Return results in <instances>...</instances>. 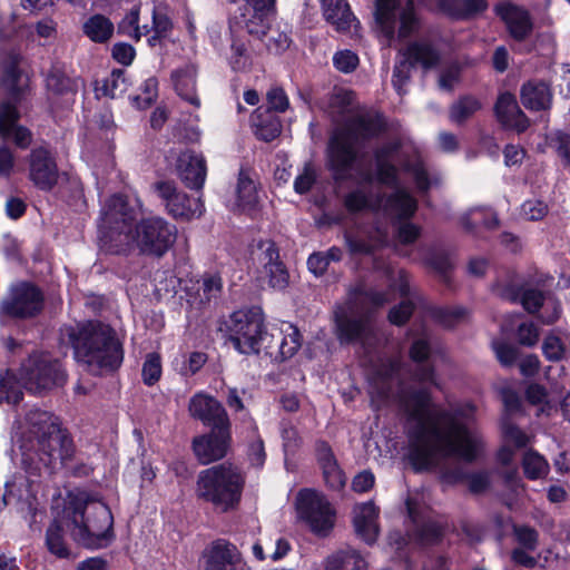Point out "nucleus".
<instances>
[{"label":"nucleus","mask_w":570,"mask_h":570,"mask_svg":"<svg viewBox=\"0 0 570 570\" xmlns=\"http://www.w3.org/2000/svg\"><path fill=\"white\" fill-rule=\"evenodd\" d=\"M375 30L387 45L397 38L406 39L420 28V19L412 0H376Z\"/></svg>","instance_id":"f8f14e48"},{"label":"nucleus","mask_w":570,"mask_h":570,"mask_svg":"<svg viewBox=\"0 0 570 570\" xmlns=\"http://www.w3.org/2000/svg\"><path fill=\"white\" fill-rule=\"evenodd\" d=\"M404 169L412 174L416 188L420 193L428 191L433 185L439 181L438 176L430 177L421 160H416L414 164H406Z\"/></svg>","instance_id":"a18cd8bd"},{"label":"nucleus","mask_w":570,"mask_h":570,"mask_svg":"<svg viewBox=\"0 0 570 570\" xmlns=\"http://www.w3.org/2000/svg\"><path fill=\"white\" fill-rule=\"evenodd\" d=\"M230 442V425L212 428L207 435L195 438L193 449L196 458L203 464L223 459L228 451Z\"/></svg>","instance_id":"6ab92c4d"},{"label":"nucleus","mask_w":570,"mask_h":570,"mask_svg":"<svg viewBox=\"0 0 570 570\" xmlns=\"http://www.w3.org/2000/svg\"><path fill=\"white\" fill-rule=\"evenodd\" d=\"M27 432L21 440L22 463L30 474L49 473L68 466L76 454L73 441L59 420L49 412L32 410L26 416Z\"/></svg>","instance_id":"7ed1b4c3"},{"label":"nucleus","mask_w":570,"mask_h":570,"mask_svg":"<svg viewBox=\"0 0 570 570\" xmlns=\"http://www.w3.org/2000/svg\"><path fill=\"white\" fill-rule=\"evenodd\" d=\"M237 202L238 206L243 209H250L257 203V191L254 181L240 173L237 183Z\"/></svg>","instance_id":"c03bdc74"},{"label":"nucleus","mask_w":570,"mask_h":570,"mask_svg":"<svg viewBox=\"0 0 570 570\" xmlns=\"http://www.w3.org/2000/svg\"><path fill=\"white\" fill-rule=\"evenodd\" d=\"M128 88L125 72L122 70H114L106 77L101 85L96 87L97 96L117 98L126 92Z\"/></svg>","instance_id":"ea45409f"},{"label":"nucleus","mask_w":570,"mask_h":570,"mask_svg":"<svg viewBox=\"0 0 570 570\" xmlns=\"http://www.w3.org/2000/svg\"><path fill=\"white\" fill-rule=\"evenodd\" d=\"M403 368L399 360L382 362L372 376L373 389L383 397H389L394 383H400Z\"/></svg>","instance_id":"72a5a7b5"},{"label":"nucleus","mask_w":570,"mask_h":570,"mask_svg":"<svg viewBox=\"0 0 570 570\" xmlns=\"http://www.w3.org/2000/svg\"><path fill=\"white\" fill-rule=\"evenodd\" d=\"M244 478L239 470L230 464H218L199 472L196 484L198 498L212 503L216 509L227 512L240 501Z\"/></svg>","instance_id":"9d476101"},{"label":"nucleus","mask_w":570,"mask_h":570,"mask_svg":"<svg viewBox=\"0 0 570 570\" xmlns=\"http://www.w3.org/2000/svg\"><path fill=\"white\" fill-rule=\"evenodd\" d=\"M246 3L232 16V31L245 27L250 36L261 38L268 29V16L274 9L275 0H245Z\"/></svg>","instance_id":"f3484780"},{"label":"nucleus","mask_w":570,"mask_h":570,"mask_svg":"<svg viewBox=\"0 0 570 570\" xmlns=\"http://www.w3.org/2000/svg\"><path fill=\"white\" fill-rule=\"evenodd\" d=\"M539 330L533 323L519 324L517 338L521 345L534 346L539 341Z\"/></svg>","instance_id":"13d9d810"},{"label":"nucleus","mask_w":570,"mask_h":570,"mask_svg":"<svg viewBox=\"0 0 570 570\" xmlns=\"http://www.w3.org/2000/svg\"><path fill=\"white\" fill-rule=\"evenodd\" d=\"M46 86L50 98H63L69 104L73 101L82 81L80 78L70 77L62 66L55 65L46 78Z\"/></svg>","instance_id":"a878e982"},{"label":"nucleus","mask_w":570,"mask_h":570,"mask_svg":"<svg viewBox=\"0 0 570 570\" xmlns=\"http://www.w3.org/2000/svg\"><path fill=\"white\" fill-rule=\"evenodd\" d=\"M177 95L194 107L200 106L196 91V68L191 65L177 69L171 75Z\"/></svg>","instance_id":"f704fd0d"},{"label":"nucleus","mask_w":570,"mask_h":570,"mask_svg":"<svg viewBox=\"0 0 570 570\" xmlns=\"http://www.w3.org/2000/svg\"><path fill=\"white\" fill-rule=\"evenodd\" d=\"M345 206L350 212L362 209L379 210L393 218H410L417 209L416 199L404 188L396 187L387 198L380 195H368L363 189H356L345 197Z\"/></svg>","instance_id":"4468645a"},{"label":"nucleus","mask_w":570,"mask_h":570,"mask_svg":"<svg viewBox=\"0 0 570 570\" xmlns=\"http://www.w3.org/2000/svg\"><path fill=\"white\" fill-rule=\"evenodd\" d=\"M179 177L189 188L200 189L206 178V163L202 155L183 151L177 160Z\"/></svg>","instance_id":"bb28decb"},{"label":"nucleus","mask_w":570,"mask_h":570,"mask_svg":"<svg viewBox=\"0 0 570 570\" xmlns=\"http://www.w3.org/2000/svg\"><path fill=\"white\" fill-rule=\"evenodd\" d=\"M161 373L163 366L160 355L155 352L147 354L141 370L142 382L146 385L151 386L159 381Z\"/></svg>","instance_id":"de8ad7c7"},{"label":"nucleus","mask_w":570,"mask_h":570,"mask_svg":"<svg viewBox=\"0 0 570 570\" xmlns=\"http://www.w3.org/2000/svg\"><path fill=\"white\" fill-rule=\"evenodd\" d=\"M153 26L150 32L154 35L148 39L150 46L163 38H166L173 28V22L166 11L160 7H155L151 12Z\"/></svg>","instance_id":"79ce46f5"},{"label":"nucleus","mask_w":570,"mask_h":570,"mask_svg":"<svg viewBox=\"0 0 570 570\" xmlns=\"http://www.w3.org/2000/svg\"><path fill=\"white\" fill-rule=\"evenodd\" d=\"M227 327L230 342L242 354L258 353L268 338L263 313L257 307L234 312Z\"/></svg>","instance_id":"ddd939ff"},{"label":"nucleus","mask_w":570,"mask_h":570,"mask_svg":"<svg viewBox=\"0 0 570 570\" xmlns=\"http://www.w3.org/2000/svg\"><path fill=\"white\" fill-rule=\"evenodd\" d=\"M66 382L67 373L59 360L46 352H33L21 363L19 380L9 371L0 377V403H19L22 386L33 394H42Z\"/></svg>","instance_id":"423d86ee"},{"label":"nucleus","mask_w":570,"mask_h":570,"mask_svg":"<svg viewBox=\"0 0 570 570\" xmlns=\"http://www.w3.org/2000/svg\"><path fill=\"white\" fill-rule=\"evenodd\" d=\"M202 288L206 299L217 297L223 289V281L218 274H205L202 278Z\"/></svg>","instance_id":"e2e57ef3"},{"label":"nucleus","mask_w":570,"mask_h":570,"mask_svg":"<svg viewBox=\"0 0 570 570\" xmlns=\"http://www.w3.org/2000/svg\"><path fill=\"white\" fill-rule=\"evenodd\" d=\"M316 179V171L311 165H305L303 171L295 178L294 189L304 194L311 189Z\"/></svg>","instance_id":"0e129e2a"},{"label":"nucleus","mask_w":570,"mask_h":570,"mask_svg":"<svg viewBox=\"0 0 570 570\" xmlns=\"http://www.w3.org/2000/svg\"><path fill=\"white\" fill-rule=\"evenodd\" d=\"M19 60L18 55H11L3 65L0 83V136L12 137L19 147L26 148L31 142V134L27 128L17 125L19 114L11 101L28 85V77L19 69Z\"/></svg>","instance_id":"1a4fd4ad"},{"label":"nucleus","mask_w":570,"mask_h":570,"mask_svg":"<svg viewBox=\"0 0 570 570\" xmlns=\"http://www.w3.org/2000/svg\"><path fill=\"white\" fill-rule=\"evenodd\" d=\"M261 250L259 259L264 266V273L268 284L275 289H284L288 285V272L279 261L278 250L275 244L269 240H262L258 245Z\"/></svg>","instance_id":"5701e85b"},{"label":"nucleus","mask_w":570,"mask_h":570,"mask_svg":"<svg viewBox=\"0 0 570 570\" xmlns=\"http://www.w3.org/2000/svg\"><path fill=\"white\" fill-rule=\"evenodd\" d=\"M413 304L405 299L394 306L389 313V320L394 325H403L413 313Z\"/></svg>","instance_id":"69168bd1"},{"label":"nucleus","mask_w":570,"mask_h":570,"mask_svg":"<svg viewBox=\"0 0 570 570\" xmlns=\"http://www.w3.org/2000/svg\"><path fill=\"white\" fill-rule=\"evenodd\" d=\"M188 411L190 416L212 428L230 425L222 403L204 392H198L191 396Z\"/></svg>","instance_id":"412c9836"},{"label":"nucleus","mask_w":570,"mask_h":570,"mask_svg":"<svg viewBox=\"0 0 570 570\" xmlns=\"http://www.w3.org/2000/svg\"><path fill=\"white\" fill-rule=\"evenodd\" d=\"M139 8L132 7L118 23V32L139 41L142 36L150 33L147 24L139 26Z\"/></svg>","instance_id":"a19ab883"},{"label":"nucleus","mask_w":570,"mask_h":570,"mask_svg":"<svg viewBox=\"0 0 570 570\" xmlns=\"http://www.w3.org/2000/svg\"><path fill=\"white\" fill-rule=\"evenodd\" d=\"M481 109V102L472 97L464 96L452 104L449 111V118L456 125H462Z\"/></svg>","instance_id":"58836bf2"},{"label":"nucleus","mask_w":570,"mask_h":570,"mask_svg":"<svg viewBox=\"0 0 570 570\" xmlns=\"http://www.w3.org/2000/svg\"><path fill=\"white\" fill-rule=\"evenodd\" d=\"M498 120L508 128L524 131L529 127V120L520 109L515 97L510 92L499 96L495 107Z\"/></svg>","instance_id":"cd10ccee"},{"label":"nucleus","mask_w":570,"mask_h":570,"mask_svg":"<svg viewBox=\"0 0 570 570\" xmlns=\"http://www.w3.org/2000/svg\"><path fill=\"white\" fill-rule=\"evenodd\" d=\"M112 525L111 511L101 500L86 492L69 493L47 529L46 544L59 558L70 554L66 535L88 549L106 548L115 538Z\"/></svg>","instance_id":"f03ea898"},{"label":"nucleus","mask_w":570,"mask_h":570,"mask_svg":"<svg viewBox=\"0 0 570 570\" xmlns=\"http://www.w3.org/2000/svg\"><path fill=\"white\" fill-rule=\"evenodd\" d=\"M199 570H242L240 554L234 544L217 540L204 550Z\"/></svg>","instance_id":"aec40b11"},{"label":"nucleus","mask_w":570,"mask_h":570,"mask_svg":"<svg viewBox=\"0 0 570 570\" xmlns=\"http://www.w3.org/2000/svg\"><path fill=\"white\" fill-rule=\"evenodd\" d=\"M296 510L298 518L318 535H326L334 527L333 508L326 498L315 490L304 489L298 492Z\"/></svg>","instance_id":"2eb2a0df"},{"label":"nucleus","mask_w":570,"mask_h":570,"mask_svg":"<svg viewBox=\"0 0 570 570\" xmlns=\"http://www.w3.org/2000/svg\"><path fill=\"white\" fill-rule=\"evenodd\" d=\"M470 218L472 220V226L482 225L487 228H494L499 223L497 215L492 210L483 208L471 209L463 219L465 220Z\"/></svg>","instance_id":"864d4df0"},{"label":"nucleus","mask_w":570,"mask_h":570,"mask_svg":"<svg viewBox=\"0 0 570 570\" xmlns=\"http://www.w3.org/2000/svg\"><path fill=\"white\" fill-rule=\"evenodd\" d=\"M43 307V295L30 283H19L11 287L7 298L0 305L3 314L28 318L38 315Z\"/></svg>","instance_id":"dca6fc26"},{"label":"nucleus","mask_w":570,"mask_h":570,"mask_svg":"<svg viewBox=\"0 0 570 570\" xmlns=\"http://www.w3.org/2000/svg\"><path fill=\"white\" fill-rule=\"evenodd\" d=\"M82 30L91 41L102 43L111 38L114 23L102 14H94L85 21Z\"/></svg>","instance_id":"4c0bfd02"},{"label":"nucleus","mask_w":570,"mask_h":570,"mask_svg":"<svg viewBox=\"0 0 570 570\" xmlns=\"http://www.w3.org/2000/svg\"><path fill=\"white\" fill-rule=\"evenodd\" d=\"M301 344V334L297 327L291 323H285L276 335L271 334L264 350L271 356L284 361L292 357L298 351Z\"/></svg>","instance_id":"b1692460"},{"label":"nucleus","mask_w":570,"mask_h":570,"mask_svg":"<svg viewBox=\"0 0 570 570\" xmlns=\"http://www.w3.org/2000/svg\"><path fill=\"white\" fill-rule=\"evenodd\" d=\"M61 340L73 348L78 362L97 373L116 370L124 360V352L115 331L99 322H88L77 327H65Z\"/></svg>","instance_id":"20e7f679"},{"label":"nucleus","mask_w":570,"mask_h":570,"mask_svg":"<svg viewBox=\"0 0 570 570\" xmlns=\"http://www.w3.org/2000/svg\"><path fill=\"white\" fill-rule=\"evenodd\" d=\"M156 190L165 202L168 214L175 218L189 220L200 217L204 213L200 198H189L186 194L177 191L173 183H157Z\"/></svg>","instance_id":"a211bd4d"},{"label":"nucleus","mask_w":570,"mask_h":570,"mask_svg":"<svg viewBox=\"0 0 570 570\" xmlns=\"http://www.w3.org/2000/svg\"><path fill=\"white\" fill-rule=\"evenodd\" d=\"M207 362V355L202 352H193L185 360L179 373L184 376L196 374Z\"/></svg>","instance_id":"052dcab7"},{"label":"nucleus","mask_w":570,"mask_h":570,"mask_svg":"<svg viewBox=\"0 0 570 570\" xmlns=\"http://www.w3.org/2000/svg\"><path fill=\"white\" fill-rule=\"evenodd\" d=\"M389 294L375 291L352 293L344 305L334 312L335 333L342 344H358L365 353L379 342V328L371 314V307L389 302Z\"/></svg>","instance_id":"39448f33"},{"label":"nucleus","mask_w":570,"mask_h":570,"mask_svg":"<svg viewBox=\"0 0 570 570\" xmlns=\"http://www.w3.org/2000/svg\"><path fill=\"white\" fill-rule=\"evenodd\" d=\"M229 30H232V19L229 20ZM243 31H246L245 27H238L235 32L230 31L232 45L228 60L235 71H246L252 66V55L242 35Z\"/></svg>","instance_id":"c9c22d12"},{"label":"nucleus","mask_w":570,"mask_h":570,"mask_svg":"<svg viewBox=\"0 0 570 570\" xmlns=\"http://www.w3.org/2000/svg\"><path fill=\"white\" fill-rule=\"evenodd\" d=\"M514 534L523 548L531 551L537 549L539 534L533 528L527 525L514 527Z\"/></svg>","instance_id":"4d7b16f0"},{"label":"nucleus","mask_w":570,"mask_h":570,"mask_svg":"<svg viewBox=\"0 0 570 570\" xmlns=\"http://www.w3.org/2000/svg\"><path fill=\"white\" fill-rule=\"evenodd\" d=\"M543 355L552 362L562 360L568 353L567 341L551 333L546 336L542 344Z\"/></svg>","instance_id":"49530a36"},{"label":"nucleus","mask_w":570,"mask_h":570,"mask_svg":"<svg viewBox=\"0 0 570 570\" xmlns=\"http://www.w3.org/2000/svg\"><path fill=\"white\" fill-rule=\"evenodd\" d=\"M504 20L511 36L517 40L524 39L532 30L529 12L518 6L505 3L497 8Z\"/></svg>","instance_id":"c756f323"},{"label":"nucleus","mask_w":570,"mask_h":570,"mask_svg":"<svg viewBox=\"0 0 570 570\" xmlns=\"http://www.w3.org/2000/svg\"><path fill=\"white\" fill-rule=\"evenodd\" d=\"M384 124L380 116L366 111L352 112L331 139L328 160L337 178H343L356 158V147L377 136Z\"/></svg>","instance_id":"0eeeda50"},{"label":"nucleus","mask_w":570,"mask_h":570,"mask_svg":"<svg viewBox=\"0 0 570 570\" xmlns=\"http://www.w3.org/2000/svg\"><path fill=\"white\" fill-rule=\"evenodd\" d=\"M176 226L157 216L136 222L126 236H121L112 254H129L137 250L141 255L160 258L175 244Z\"/></svg>","instance_id":"6e6552de"},{"label":"nucleus","mask_w":570,"mask_h":570,"mask_svg":"<svg viewBox=\"0 0 570 570\" xmlns=\"http://www.w3.org/2000/svg\"><path fill=\"white\" fill-rule=\"evenodd\" d=\"M521 214L529 220H539L548 214V205L539 199H529L522 204Z\"/></svg>","instance_id":"5fc2aeb1"},{"label":"nucleus","mask_w":570,"mask_h":570,"mask_svg":"<svg viewBox=\"0 0 570 570\" xmlns=\"http://www.w3.org/2000/svg\"><path fill=\"white\" fill-rule=\"evenodd\" d=\"M523 470L527 478L531 480L543 478L549 472V463L535 451H527L523 456Z\"/></svg>","instance_id":"37998d69"},{"label":"nucleus","mask_w":570,"mask_h":570,"mask_svg":"<svg viewBox=\"0 0 570 570\" xmlns=\"http://www.w3.org/2000/svg\"><path fill=\"white\" fill-rule=\"evenodd\" d=\"M316 456L327 485L333 490H341L346 483V478L326 442L320 441L316 443Z\"/></svg>","instance_id":"7c9ffc66"},{"label":"nucleus","mask_w":570,"mask_h":570,"mask_svg":"<svg viewBox=\"0 0 570 570\" xmlns=\"http://www.w3.org/2000/svg\"><path fill=\"white\" fill-rule=\"evenodd\" d=\"M400 405L413 425L409 432V460L416 471L439 466L448 458L473 462L481 456L484 442L466 424L473 417L471 403L452 410L435 406L425 390L399 392Z\"/></svg>","instance_id":"f257e3e1"},{"label":"nucleus","mask_w":570,"mask_h":570,"mask_svg":"<svg viewBox=\"0 0 570 570\" xmlns=\"http://www.w3.org/2000/svg\"><path fill=\"white\" fill-rule=\"evenodd\" d=\"M521 101L527 109L547 110L552 105V90L541 80H529L521 87Z\"/></svg>","instance_id":"2f4dec72"},{"label":"nucleus","mask_w":570,"mask_h":570,"mask_svg":"<svg viewBox=\"0 0 570 570\" xmlns=\"http://www.w3.org/2000/svg\"><path fill=\"white\" fill-rule=\"evenodd\" d=\"M549 144L566 165L570 166V135L563 131H556L551 134Z\"/></svg>","instance_id":"3c124183"},{"label":"nucleus","mask_w":570,"mask_h":570,"mask_svg":"<svg viewBox=\"0 0 570 570\" xmlns=\"http://www.w3.org/2000/svg\"><path fill=\"white\" fill-rule=\"evenodd\" d=\"M141 210L138 199L124 195L110 196L101 206L98 219V240L101 249L114 253L121 236H126L137 222Z\"/></svg>","instance_id":"9b49d317"},{"label":"nucleus","mask_w":570,"mask_h":570,"mask_svg":"<svg viewBox=\"0 0 570 570\" xmlns=\"http://www.w3.org/2000/svg\"><path fill=\"white\" fill-rule=\"evenodd\" d=\"M322 6L325 19L337 31H351L357 27V20L344 0H322Z\"/></svg>","instance_id":"473e14b6"},{"label":"nucleus","mask_w":570,"mask_h":570,"mask_svg":"<svg viewBox=\"0 0 570 570\" xmlns=\"http://www.w3.org/2000/svg\"><path fill=\"white\" fill-rule=\"evenodd\" d=\"M547 299L542 293L537 289H528L522 294L521 303L529 313H535L543 307Z\"/></svg>","instance_id":"774afa93"},{"label":"nucleus","mask_w":570,"mask_h":570,"mask_svg":"<svg viewBox=\"0 0 570 570\" xmlns=\"http://www.w3.org/2000/svg\"><path fill=\"white\" fill-rule=\"evenodd\" d=\"M413 67L405 57L400 61L393 70V86L397 90L400 95L403 94V87L407 83L410 79V70Z\"/></svg>","instance_id":"bf43d9fd"},{"label":"nucleus","mask_w":570,"mask_h":570,"mask_svg":"<svg viewBox=\"0 0 570 570\" xmlns=\"http://www.w3.org/2000/svg\"><path fill=\"white\" fill-rule=\"evenodd\" d=\"M325 570H366V561L354 549H344L326 561Z\"/></svg>","instance_id":"e433bc0d"},{"label":"nucleus","mask_w":570,"mask_h":570,"mask_svg":"<svg viewBox=\"0 0 570 570\" xmlns=\"http://www.w3.org/2000/svg\"><path fill=\"white\" fill-rule=\"evenodd\" d=\"M158 81L156 78L150 77L145 80L141 86V92L135 98L136 105L139 108L149 107L157 98Z\"/></svg>","instance_id":"603ef678"},{"label":"nucleus","mask_w":570,"mask_h":570,"mask_svg":"<svg viewBox=\"0 0 570 570\" xmlns=\"http://www.w3.org/2000/svg\"><path fill=\"white\" fill-rule=\"evenodd\" d=\"M29 177L40 189L48 190L58 180L56 161L46 148H36L31 151Z\"/></svg>","instance_id":"4be33fe9"},{"label":"nucleus","mask_w":570,"mask_h":570,"mask_svg":"<svg viewBox=\"0 0 570 570\" xmlns=\"http://www.w3.org/2000/svg\"><path fill=\"white\" fill-rule=\"evenodd\" d=\"M259 117L261 114L259 110H257L255 117L253 118L255 134L259 139L264 141H272L279 135L281 124L278 119L273 116H268L266 122L259 121Z\"/></svg>","instance_id":"09e8293b"},{"label":"nucleus","mask_w":570,"mask_h":570,"mask_svg":"<svg viewBox=\"0 0 570 570\" xmlns=\"http://www.w3.org/2000/svg\"><path fill=\"white\" fill-rule=\"evenodd\" d=\"M267 101L271 109L283 112L288 108L289 101L282 88L274 87L267 92Z\"/></svg>","instance_id":"338daca9"},{"label":"nucleus","mask_w":570,"mask_h":570,"mask_svg":"<svg viewBox=\"0 0 570 570\" xmlns=\"http://www.w3.org/2000/svg\"><path fill=\"white\" fill-rule=\"evenodd\" d=\"M333 62L340 71L347 73L356 68L358 65V57L350 50H343L335 53Z\"/></svg>","instance_id":"680f3d73"},{"label":"nucleus","mask_w":570,"mask_h":570,"mask_svg":"<svg viewBox=\"0 0 570 570\" xmlns=\"http://www.w3.org/2000/svg\"><path fill=\"white\" fill-rule=\"evenodd\" d=\"M381 153L376 157V175L380 183L390 186V187H397L399 179H397V168L387 161L382 156Z\"/></svg>","instance_id":"8fccbe9b"},{"label":"nucleus","mask_w":570,"mask_h":570,"mask_svg":"<svg viewBox=\"0 0 570 570\" xmlns=\"http://www.w3.org/2000/svg\"><path fill=\"white\" fill-rule=\"evenodd\" d=\"M442 39L431 41L420 39L411 42L403 51V57L413 66L420 65L423 69L434 68L441 60Z\"/></svg>","instance_id":"393cba45"},{"label":"nucleus","mask_w":570,"mask_h":570,"mask_svg":"<svg viewBox=\"0 0 570 570\" xmlns=\"http://www.w3.org/2000/svg\"><path fill=\"white\" fill-rule=\"evenodd\" d=\"M417 537L422 544H434L442 537V528L434 521H428L419 529Z\"/></svg>","instance_id":"6e6d98bb"},{"label":"nucleus","mask_w":570,"mask_h":570,"mask_svg":"<svg viewBox=\"0 0 570 570\" xmlns=\"http://www.w3.org/2000/svg\"><path fill=\"white\" fill-rule=\"evenodd\" d=\"M353 512L356 534L367 544L374 543L379 535L377 510L375 505L372 502L357 504Z\"/></svg>","instance_id":"c85d7f7f"}]
</instances>
